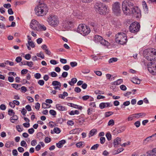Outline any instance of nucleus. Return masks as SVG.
<instances>
[{
    "label": "nucleus",
    "instance_id": "nucleus-11",
    "mask_svg": "<svg viewBox=\"0 0 156 156\" xmlns=\"http://www.w3.org/2000/svg\"><path fill=\"white\" fill-rule=\"evenodd\" d=\"M40 24L36 20H32L30 24V27L33 30H38L37 28L39 27Z\"/></svg>",
    "mask_w": 156,
    "mask_h": 156
},
{
    "label": "nucleus",
    "instance_id": "nucleus-43",
    "mask_svg": "<svg viewBox=\"0 0 156 156\" xmlns=\"http://www.w3.org/2000/svg\"><path fill=\"white\" fill-rule=\"evenodd\" d=\"M49 113L51 115L54 116L56 114V111L53 110H51L49 111Z\"/></svg>",
    "mask_w": 156,
    "mask_h": 156
},
{
    "label": "nucleus",
    "instance_id": "nucleus-6",
    "mask_svg": "<svg viewBox=\"0 0 156 156\" xmlns=\"http://www.w3.org/2000/svg\"><path fill=\"white\" fill-rule=\"evenodd\" d=\"M77 31L81 35L85 36L89 34L90 30V28L84 24H80L77 27Z\"/></svg>",
    "mask_w": 156,
    "mask_h": 156
},
{
    "label": "nucleus",
    "instance_id": "nucleus-55",
    "mask_svg": "<svg viewBox=\"0 0 156 156\" xmlns=\"http://www.w3.org/2000/svg\"><path fill=\"white\" fill-rule=\"evenodd\" d=\"M120 88L121 90L124 91L126 90L127 89L126 86L124 85H121L120 86Z\"/></svg>",
    "mask_w": 156,
    "mask_h": 156
},
{
    "label": "nucleus",
    "instance_id": "nucleus-53",
    "mask_svg": "<svg viewBox=\"0 0 156 156\" xmlns=\"http://www.w3.org/2000/svg\"><path fill=\"white\" fill-rule=\"evenodd\" d=\"M24 57L26 59L29 60L31 58V55L29 54H27Z\"/></svg>",
    "mask_w": 156,
    "mask_h": 156
},
{
    "label": "nucleus",
    "instance_id": "nucleus-36",
    "mask_svg": "<svg viewBox=\"0 0 156 156\" xmlns=\"http://www.w3.org/2000/svg\"><path fill=\"white\" fill-rule=\"evenodd\" d=\"M28 44H29V45L32 48H34L35 47V45L34 44V43L32 41H28V43H27Z\"/></svg>",
    "mask_w": 156,
    "mask_h": 156
},
{
    "label": "nucleus",
    "instance_id": "nucleus-60",
    "mask_svg": "<svg viewBox=\"0 0 156 156\" xmlns=\"http://www.w3.org/2000/svg\"><path fill=\"white\" fill-rule=\"evenodd\" d=\"M34 130L33 128L29 129L28 130V132L30 134H33L34 133Z\"/></svg>",
    "mask_w": 156,
    "mask_h": 156
},
{
    "label": "nucleus",
    "instance_id": "nucleus-54",
    "mask_svg": "<svg viewBox=\"0 0 156 156\" xmlns=\"http://www.w3.org/2000/svg\"><path fill=\"white\" fill-rule=\"evenodd\" d=\"M63 68L64 70L68 71L69 69L70 68L69 65H66L63 66Z\"/></svg>",
    "mask_w": 156,
    "mask_h": 156
},
{
    "label": "nucleus",
    "instance_id": "nucleus-57",
    "mask_svg": "<svg viewBox=\"0 0 156 156\" xmlns=\"http://www.w3.org/2000/svg\"><path fill=\"white\" fill-rule=\"evenodd\" d=\"M68 75V73L66 72H64L62 74V76L63 78L66 77Z\"/></svg>",
    "mask_w": 156,
    "mask_h": 156
},
{
    "label": "nucleus",
    "instance_id": "nucleus-37",
    "mask_svg": "<svg viewBox=\"0 0 156 156\" xmlns=\"http://www.w3.org/2000/svg\"><path fill=\"white\" fill-rule=\"evenodd\" d=\"M54 132L57 134L59 133L61 131L59 128L58 127L55 128L53 129Z\"/></svg>",
    "mask_w": 156,
    "mask_h": 156
},
{
    "label": "nucleus",
    "instance_id": "nucleus-32",
    "mask_svg": "<svg viewBox=\"0 0 156 156\" xmlns=\"http://www.w3.org/2000/svg\"><path fill=\"white\" fill-rule=\"evenodd\" d=\"M37 56L40 57L41 58L43 59L44 58V55L43 54L42 52L41 51L40 53H37Z\"/></svg>",
    "mask_w": 156,
    "mask_h": 156
},
{
    "label": "nucleus",
    "instance_id": "nucleus-1",
    "mask_svg": "<svg viewBox=\"0 0 156 156\" xmlns=\"http://www.w3.org/2000/svg\"><path fill=\"white\" fill-rule=\"evenodd\" d=\"M122 10L126 15L134 16L137 18L141 17V12L138 7L130 1H124L122 3Z\"/></svg>",
    "mask_w": 156,
    "mask_h": 156
},
{
    "label": "nucleus",
    "instance_id": "nucleus-61",
    "mask_svg": "<svg viewBox=\"0 0 156 156\" xmlns=\"http://www.w3.org/2000/svg\"><path fill=\"white\" fill-rule=\"evenodd\" d=\"M16 127L17 130L18 132H21L23 130L20 125L17 126Z\"/></svg>",
    "mask_w": 156,
    "mask_h": 156
},
{
    "label": "nucleus",
    "instance_id": "nucleus-7",
    "mask_svg": "<svg viewBox=\"0 0 156 156\" xmlns=\"http://www.w3.org/2000/svg\"><path fill=\"white\" fill-rule=\"evenodd\" d=\"M47 21L49 24L52 26H57L59 23L57 16L53 14H51L48 17Z\"/></svg>",
    "mask_w": 156,
    "mask_h": 156
},
{
    "label": "nucleus",
    "instance_id": "nucleus-17",
    "mask_svg": "<svg viewBox=\"0 0 156 156\" xmlns=\"http://www.w3.org/2000/svg\"><path fill=\"white\" fill-rule=\"evenodd\" d=\"M97 132V131L96 129H93L91 130L89 133V137H90L94 136L96 134Z\"/></svg>",
    "mask_w": 156,
    "mask_h": 156
},
{
    "label": "nucleus",
    "instance_id": "nucleus-48",
    "mask_svg": "<svg viewBox=\"0 0 156 156\" xmlns=\"http://www.w3.org/2000/svg\"><path fill=\"white\" fill-rule=\"evenodd\" d=\"M22 60V58L20 56H18L16 58L15 61L17 63H19L21 62Z\"/></svg>",
    "mask_w": 156,
    "mask_h": 156
},
{
    "label": "nucleus",
    "instance_id": "nucleus-9",
    "mask_svg": "<svg viewBox=\"0 0 156 156\" xmlns=\"http://www.w3.org/2000/svg\"><path fill=\"white\" fill-rule=\"evenodd\" d=\"M139 24L136 22L132 23L129 27V31L133 33H136L139 31L140 28Z\"/></svg>",
    "mask_w": 156,
    "mask_h": 156
},
{
    "label": "nucleus",
    "instance_id": "nucleus-18",
    "mask_svg": "<svg viewBox=\"0 0 156 156\" xmlns=\"http://www.w3.org/2000/svg\"><path fill=\"white\" fill-rule=\"evenodd\" d=\"M123 80L122 79H119L116 81L112 82L111 84L113 85H118L120 84L123 82Z\"/></svg>",
    "mask_w": 156,
    "mask_h": 156
},
{
    "label": "nucleus",
    "instance_id": "nucleus-25",
    "mask_svg": "<svg viewBox=\"0 0 156 156\" xmlns=\"http://www.w3.org/2000/svg\"><path fill=\"white\" fill-rule=\"evenodd\" d=\"M52 84L53 86H61V84L60 82L57 81H54L52 82Z\"/></svg>",
    "mask_w": 156,
    "mask_h": 156
},
{
    "label": "nucleus",
    "instance_id": "nucleus-62",
    "mask_svg": "<svg viewBox=\"0 0 156 156\" xmlns=\"http://www.w3.org/2000/svg\"><path fill=\"white\" fill-rule=\"evenodd\" d=\"M21 90L22 92H26L27 90L26 87L25 86H22L21 88Z\"/></svg>",
    "mask_w": 156,
    "mask_h": 156
},
{
    "label": "nucleus",
    "instance_id": "nucleus-16",
    "mask_svg": "<svg viewBox=\"0 0 156 156\" xmlns=\"http://www.w3.org/2000/svg\"><path fill=\"white\" fill-rule=\"evenodd\" d=\"M66 142L65 140H63L60 141L58 143L56 144V147L59 148H60L62 147L63 145Z\"/></svg>",
    "mask_w": 156,
    "mask_h": 156
},
{
    "label": "nucleus",
    "instance_id": "nucleus-39",
    "mask_svg": "<svg viewBox=\"0 0 156 156\" xmlns=\"http://www.w3.org/2000/svg\"><path fill=\"white\" fill-rule=\"evenodd\" d=\"M84 121V119L83 118H80L78 120L77 122L80 125H82Z\"/></svg>",
    "mask_w": 156,
    "mask_h": 156
},
{
    "label": "nucleus",
    "instance_id": "nucleus-23",
    "mask_svg": "<svg viewBox=\"0 0 156 156\" xmlns=\"http://www.w3.org/2000/svg\"><path fill=\"white\" fill-rule=\"evenodd\" d=\"M13 145V142L10 141L6 142L5 145V147L7 148L10 147Z\"/></svg>",
    "mask_w": 156,
    "mask_h": 156
},
{
    "label": "nucleus",
    "instance_id": "nucleus-22",
    "mask_svg": "<svg viewBox=\"0 0 156 156\" xmlns=\"http://www.w3.org/2000/svg\"><path fill=\"white\" fill-rule=\"evenodd\" d=\"M131 81L134 83L136 84H140V80L139 79L135 78H133L131 80Z\"/></svg>",
    "mask_w": 156,
    "mask_h": 156
},
{
    "label": "nucleus",
    "instance_id": "nucleus-45",
    "mask_svg": "<svg viewBox=\"0 0 156 156\" xmlns=\"http://www.w3.org/2000/svg\"><path fill=\"white\" fill-rule=\"evenodd\" d=\"M5 65L9 64L10 66H13L14 65V62H10L9 60H7L5 63Z\"/></svg>",
    "mask_w": 156,
    "mask_h": 156
},
{
    "label": "nucleus",
    "instance_id": "nucleus-8",
    "mask_svg": "<svg viewBox=\"0 0 156 156\" xmlns=\"http://www.w3.org/2000/svg\"><path fill=\"white\" fill-rule=\"evenodd\" d=\"M112 11L114 14L117 16L120 15L121 12L120 3L119 2H115L112 4Z\"/></svg>",
    "mask_w": 156,
    "mask_h": 156
},
{
    "label": "nucleus",
    "instance_id": "nucleus-4",
    "mask_svg": "<svg viewBox=\"0 0 156 156\" xmlns=\"http://www.w3.org/2000/svg\"><path fill=\"white\" fill-rule=\"evenodd\" d=\"M95 10L101 15L106 14L107 7L104 4L100 2L96 3L94 5Z\"/></svg>",
    "mask_w": 156,
    "mask_h": 156
},
{
    "label": "nucleus",
    "instance_id": "nucleus-50",
    "mask_svg": "<svg viewBox=\"0 0 156 156\" xmlns=\"http://www.w3.org/2000/svg\"><path fill=\"white\" fill-rule=\"evenodd\" d=\"M93 109L91 108H89L87 110V113L88 115H90L92 113Z\"/></svg>",
    "mask_w": 156,
    "mask_h": 156
},
{
    "label": "nucleus",
    "instance_id": "nucleus-12",
    "mask_svg": "<svg viewBox=\"0 0 156 156\" xmlns=\"http://www.w3.org/2000/svg\"><path fill=\"white\" fill-rule=\"evenodd\" d=\"M56 108L57 109L60 111H66L67 110L66 107L61 105L60 104H56Z\"/></svg>",
    "mask_w": 156,
    "mask_h": 156
},
{
    "label": "nucleus",
    "instance_id": "nucleus-46",
    "mask_svg": "<svg viewBox=\"0 0 156 156\" xmlns=\"http://www.w3.org/2000/svg\"><path fill=\"white\" fill-rule=\"evenodd\" d=\"M51 140V138L48 137H46L44 139V142L45 143H48L50 142Z\"/></svg>",
    "mask_w": 156,
    "mask_h": 156
},
{
    "label": "nucleus",
    "instance_id": "nucleus-29",
    "mask_svg": "<svg viewBox=\"0 0 156 156\" xmlns=\"http://www.w3.org/2000/svg\"><path fill=\"white\" fill-rule=\"evenodd\" d=\"M12 87L14 88L15 89H16V90H19L20 88H19V86H21V85L20 84H17L14 83V84H12L11 85Z\"/></svg>",
    "mask_w": 156,
    "mask_h": 156
},
{
    "label": "nucleus",
    "instance_id": "nucleus-2",
    "mask_svg": "<svg viewBox=\"0 0 156 156\" xmlns=\"http://www.w3.org/2000/svg\"><path fill=\"white\" fill-rule=\"evenodd\" d=\"M48 7L47 5L44 3L39 2V4L35 8L36 14L38 16L45 15L48 11Z\"/></svg>",
    "mask_w": 156,
    "mask_h": 156
},
{
    "label": "nucleus",
    "instance_id": "nucleus-27",
    "mask_svg": "<svg viewBox=\"0 0 156 156\" xmlns=\"http://www.w3.org/2000/svg\"><path fill=\"white\" fill-rule=\"evenodd\" d=\"M115 76H114L113 75H111L108 73V80L110 81H112L115 79Z\"/></svg>",
    "mask_w": 156,
    "mask_h": 156
},
{
    "label": "nucleus",
    "instance_id": "nucleus-38",
    "mask_svg": "<svg viewBox=\"0 0 156 156\" xmlns=\"http://www.w3.org/2000/svg\"><path fill=\"white\" fill-rule=\"evenodd\" d=\"M20 145L22 147H27V144L26 142L24 140H22L20 143Z\"/></svg>",
    "mask_w": 156,
    "mask_h": 156
},
{
    "label": "nucleus",
    "instance_id": "nucleus-14",
    "mask_svg": "<svg viewBox=\"0 0 156 156\" xmlns=\"http://www.w3.org/2000/svg\"><path fill=\"white\" fill-rule=\"evenodd\" d=\"M73 22L71 21H66L63 24V26L66 28L69 29L72 26Z\"/></svg>",
    "mask_w": 156,
    "mask_h": 156
},
{
    "label": "nucleus",
    "instance_id": "nucleus-3",
    "mask_svg": "<svg viewBox=\"0 0 156 156\" xmlns=\"http://www.w3.org/2000/svg\"><path fill=\"white\" fill-rule=\"evenodd\" d=\"M143 55L148 61H156V50L154 48L145 50L143 52Z\"/></svg>",
    "mask_w": 156,
    "mask_h": 156
},
{
    "label": "nucleus",
    "instance_id": "nucleus-26",
    "mask_svg": "<svg viewBox=\"0 0 156 156\" xmlns=\"http://www.w3.org/2000/svg\"><path fill=\"white\" fill-rule=\"evenodd\" d=\"M79 113V111L77 110H76L74 111H72L69 113V114L70 115H73L75 114L78 115Z\"/></svg>",
    "mask_w": 156,
    "mask_h": 156
},
{
    "label": "nucleus",
    "instance_id": "nucleus-35",
    "mask_svg": "<svg viewBox=\"0 0 156 156\" xmlns=\"http://www.w3.org/2000/svg\"><path fill=\"white\" fill-rule=\"evenodd\" d=\"M34 77L36 79H39L41 77V75L39 73H37L34 75Z\"/></svg>",
    "mask_w": 156,
    "mask_h": 156
},
{
    "label": "nucleus",
    "instance_id": "nucleus-52",
    "mask_svg": "<svg viewBox=\"0 0 156 156\" xmlns=\"http://www.w3.org/2000/svg\"><path fill=\"white\" fill-rule=\"evenodd\" d=\"M49 106V105L44 103H43L42 104V108H48V106Z\"/></svg>",
    "mask_w": 156,
    "mask_h": 156
},
{
    "label": "nucleus",
    "instance_id": "nucleus-10",
    "mask_svg": "<svg viewBox=\"0 0 156 156\" xmlns=\"http://www.w3.org/2000/svg\"><path fill=\"white\" fill-rule=\"evenodd\" d=\"M147 66L148 71L152 75H156V63L154 62H150Z\"/></svg>",
    "mask_w": 156,
    "mask_h": 156
},
{
    "label": "nucleus",
    "instance_id": "nucleus-24",
    "mask_svg": "<svg viewBox=\"0 0 156 156\" xmlns=\"http://www.w3.org/2000/svg\"><path fill=\"white\" fill-rule=\"evenodd\" d=\"M18 119V117L16 115H13V116L10 118V120L12 123H14L16 120Z\"/></svg>",
    "mask_w": 156,
    "mask_h": 156
},
{
    "label": "nucleus",
    "instance_id": "nucleus-15",
    "mask_svg": "<svg viewBox=\"0 0 156 156\" xmlns=\"http://www.w3.org/2000/svg\"><path fill=\"white\" fill-rule=\"evenodd\" d=\"M121 139L120 138L117 137L115 139L114 141L113 144L114 147H115L117 145H121L120 142L121 141Z\"/></svg>",
    "mask_w": 156,
    "mask_h": 156
},
{
    "label": "nucleus",
    "instance_id": "nucleus-34",
    "mask_svg": "<svg viewBox=\"0 0 156 156\" xmlns=\"http://www.w3.org/2000/svg\"><path fill=\"white\" fill-rule=\"evenodd\" d=\"M99 146V144H96L92 146L90 149L92 150H97Z\"/></svg>",
    "mask_w": 156,
    "mask_h": 156
},
{
    "label": "nucleus",
    "instance_id": "nucleus-47",
    "mask_svg": "<svg viewBox=\"0 0 156 156\" xmlns=\"http://www.w3.org/2000/svg\"><path fill=\"white\" fill-rule=\"evenodd\" d=\"M38 83L40 86H43L44 83V82L43 80H39L38 81Z\"/></svg>",
    "mask_w": 156,
    "mask_h": 156
},
{
    "label": "nucleus",
    "instance_id": "nucleus-64",
    "mask_svg": "<svg viewBox=\"0 0 156 156\" xmlns=\"http://www.w3.org/2000/svg\"><path fill=\"white\" fill-rule=\"evenodd\" d=\"M140 122L139 121H137L134 123V125L137 128L139 127L140 126Z\"/></svg>",
    "mask_w": 156,
    "mask_h": 156
},
{
    "label": "nucleus",
    "instance_id": "nucleus-42",
    "mask_svg": "<svg viewBox=\"0 0 156 156\" xmlns=\"http://www.w3.org/2000/svg\"><path fill=\"white\" fill-rule=\"evenodd\" d=\"M23 4V2L21 1H15L14 5L16 6L17 5H20Z\"/></svg>",
    "mask_w": 156,
    "mask_h": 156
},
{
    "label": "nucleus",
    "instance_id": "nucleus-63",
    "mask_svg": "<svg viewBox=\"0 0 156 156\" xmlns=\"http://www.w3.org/2000/svg\"><path fill=\"white\" fill-rule=\"evenodd\" d=\"M33 62L32 61L28 62L27 61V65L29 66L30 67H32L33 65Z\"/></svg>",
    "mask_w": 156,
    "mask_h": 156
},
{
    "label": "nucleus",
    "instance_id": "nucleus-59",
    "mask_svg": "<svg viewBox=\"0 0 156 156\" xmlns=\"http://www.w3.org/2000/svg\"><path fill=\"white\" fill-rule=\"evenodd\" d=\"M77 93H80L81 92V89L79 87H76L74 90Z\"/></svg>",
    "mask_w": 156,
    "mask_h": 156
},
{
    "label": "nucleus",
    "instance_id": "nucleus-19",
    "mask_svg": "<svg viewBox=\"0 0 156 156\" xmlns=\"http://www.w3.org/2000/svg\"><path fill=\"white\" fill-rule=\"evenodd\" d=\"M102 38L101 36L98 35H96L94 36V40L96 42H100Z\"/></svg>",
    "mask_w": 156,
    "mask_h": 156
},
{
    "label": "nucleus",
    "instance_id": "nucleus-33",
    "mask_svg": "<svg viewBox=\"0 0 156 156\" xmlns=\"http://www.w3.org/2000/svg\"><path fill=\"white\" fill-rule=\"evenodd\" d=\"M143 9H144L145 11L147 12L148 10V8L147 5L145 1H144L143 2Z\"/></svg>",
    "mask_w": 156,
    "mask_h": 156
},
{
    "label": "nucleus",
    "instance_id": "nucleus-44",
    "mask_svg": "<svg viewBox=\"0 0 156 156\" xmlns=\"http://www.w3.org/2000/svg\"><path fill=\"white\" fill-rule=\"evenodd\" d=\"M8 114L10 115H13L15 114V112L12 109H9L8 111Z\"/></svg>",
    "mask_w": 156,
    "mask_h": 156
},
{
    "label": "nucleus",
    "instance_id": "nucleus-21",
    "mask_svg": "<svg viewBox=\"0 0 156 156\" xmlns=\"http://www.w3.org/2000/svg\"><path fill=\"white\" fill-rule=\"evenodd\" d=\"M135 118H139L142 116H145L146 114L144 113H140L137 114H134Z\"/></svg>",
    "mask_w": 156,
    "mask_h": 156
},
{
    "label": "nucleus",
    "instance_id": "nucleus-49",
    "mask_svg": "<svg viewBox=\"0 0 156 156\" xmlns=\"http://www.w3.org/2000/svg\"><path fill=\"white\" fill-rule=\"evenodd\" d=\"M70 65L72 67H74L77 66V63L76 62H73L70 63Z\"/></svg>",
    "mask_w": 156,
    "mask_h": 156
},
{
    "label": "nucleus",
    "instance_id": "nucleus-30",
    "mask_svg": "<svg viewBox=\"0 0 156 156\" xmlns=\"http://www.w3.org/2000/svg\"><path fill=\"white\" fill-rule=\"evenodd\" d=\"M118 60V58H112L109 59L108 62L109 63H112L116 62Z\"/></svg>",
    "mask_w": 156,
    "mask_h": 156
},
{
    "label": "nucleus",
    "instance_id": "nucleus-28",
    "mask_svg": "<svg viewBox=\"0 0 156 156\" xmlns=\"http://www.w3.org/2000/svg\"><path fill=\"white\" fill-rule=\"evenodd\" d=\"M114 124V121L112 119H110L108 122V126H112Z\"/></svg>",
    "mask_w": 156,
    "mask_h": 156
},
{
    "label": "nucleus",
    "instance_id": "nucleus-56",
    "mask_svg": "<svg viewBox=\"0 0 156 156\" xmlns=\"http://www.w3.org/2000/svg\"><path fill=\"white\" fill-rule=\"evenodd\" d=\"M90 98V96L87 95L82 97V98L83 100L86 101L89 98Z\"/></svg>",
    "mask_w": 156,
    "mask_h": 156
},
{
    "label": "nucleus",
    "instance_id": "nucleus-41",
    "mask_svg": "<svg viewBox=\"0 0 156 156\" xmlns=\"http://www.w3.org/2000/svg\"><path fill=\"white\" fill-rule=\"evenodd\" d=\"M135 118L134 114L130 115L128 118V121H132Z\"/></svg>",
    "mask_w": 156,
    "mask_h": 156
},
{
    "label": "nucleus",
    "instance_id": "nucleus-13",
    "mask_svg": "<svg viewBox=\"0 0 156 156\" xmlns=\"http://www.w3.org/2000/svg\"><path fill=\"white\" fill-rule=\"evenodd\" d=\"M147 156H156V148L153 149L151 151H149Z\"/></svg>",
    "mask_w": 156,
    "mask_h": 156
},
{
    "label": "nucleus",
    "instance_id": "nucleus-5",
    "mask_svg": "<svg viewBox=\"0 0 156 156\" xmlns=\"http://www.w3.org/2000/svg\"><path fill=\"white\" fill-rule=\"evenodd\" d=\"M116 42L120 44L123 45L127 42V37L126 34L123 33H119L115 35Z\"/></svg>",
    "mask_w": 156,
    "mask_h": 156
},
{
    "label": "nucleus",
    "instance_id": "nucleus-31",
    "mask_svg": "<svg viewBox=\"0 0 156 156\" xmlns=\"http://www.w3.org/2000/svg\"><path fill=\"white\" fill-rule=\"evenodd\" d=\"M100 42L102 45L106 46V47L107 46V45L106 46L107 41L105 39H103V38H102Z\"/></svg>",
    "mask_w": 156,
    "mask_h": 156
},
{
    "label": "nucleus",
    "instance_id": "nucleus-51",
    "mask_svg": "<svg viewBox=\"0 0 156 156\" xmlns=\"http://www.w3.org/2000/svg\"><path fill=\"white\" fill-rule=\"evenodd\" d=\"M100 143L101 144H103L105 141V137H101L100 138Z\"/></svg>",
    "mask_w": 156,
    "mask_h": 156
},
{
    "label": "nucleus",
    "instance_id": "nucleus-58",
    "mask_svg": "<svg viewBox=\"0 0 156 156\" xmlns=\"http://www.w3.org/2000/svg\"><path fill=\"white\" fill-rule=\"evenodd\" d=\"M51 75L52 77H56L57 76V74L55 72H51Z\"/></svg>",
    "mask_w": 156,
    "mask_h": 156
},
{
    "label": "nucleus",
    "instance_id": "nucleus-20",
    "mask_svg": "<svg viewBox=\"0 0 156 156\" xmlns=\"http://www.w3.org/2000/svg\"><path fill=\"white\" fill-rule=\"evenodd\" d=\"M77 81V79L76 78H73L71 79V81H69L68 83L71 86H73L74 85Z\"/></svg>",
    "mask_w": 156,
    "mask_h": 156
},
{
    "label": "nucleus",
    "instance_id": "nucleus-40",
    "mask_svg": "<svg viewBox=\"0 0 156 156\" xmlns=\"http://www.w3.org/2000/svg\"><path fill=\"white\" fill-rule=\"evenodd\" d=\"M105 104H106L107 105V103H101L99 105V107L101 109H103L104 108H105V107L106 106Z\"/></svg>",
    "mask_w": 156,
    "mask_h": 156
}]
</instances>
